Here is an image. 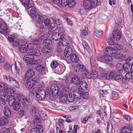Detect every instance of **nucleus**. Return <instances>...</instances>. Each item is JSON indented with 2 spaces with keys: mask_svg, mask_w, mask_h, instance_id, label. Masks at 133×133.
I'll return each mask as SVG.
<instances>
[{
  "mask_svg": "<svg viewBox=\"0 0 133 133\" xmlns=\"http://www.w3.org/2000/svg\"><path fill=\"white\" fill-rule=\"evenodd\" d=\"M32 92L34 96H35V99L38 102L42 100L47 96L48 92L43 90H40L39 91L38 88H33L32 90Z\"/></svg>",
  "mask_w": 133,
  "mask_h": 133,
  "instance_id": "f257e3e1",
  "label": "nucleus"
},
{
  "mask_svg": "<svg viewBox=\"0 0 133 133\" xmlns=\"http://www.w3.org/2000/svg\"><path fill=\"white\" fill-rule=\"evenodd\" d=\"M64 87L62 84H59L57 85V84H53L50 87V89L52 93L55 95H61L64 91Z\"/></svg>",
  "mask_w": 133,
  "mask_h": 133,
  "instance_id": "f03ea898",
  "label": "nucleus"
},
{
  "mask_svg": "<svg viewBox=\"0 0 133 133\" xmlns=\"http://www.w3.org/2000/svg\"><path fill=\"white\" fill-rule=\"evenodd\" d=\"M33 56L27 55L24 56L23 57L24 60L26 63L32 65H39L42 62L40 59L35 60Z\"/></svg>",
  "mask_w": 133,
  "mask_h": 133,
  "instance_id": "7ed1b4c3",
  "label": "nucleus"
},
{
  "mask_svg": "<svg viewBox=\"0 0 133 133\" xmlns=\"http://www.w3.org/2000/svg\"><path fill=\"white\" fill-rule=\"evenodd\" d=\"M28 49L27 50V53L30 55L39 56L41 53L39 50L34 48L33 44L31 43H29L27 45Z\"/></svg>",
  "mask_w": 133,
  "mask_h": 133,
  "instance_id": "20e7f679",
  "label": "nucleus"
},
{
  "mask_svg": "<svg viewBox=\"0 0 133 133\" xmlns=\"http://www.w3.org/2000/svg\"><path fill=\"white\" fill-rule=\"evenodd\" d=\"M8 28L6 24L3 23H2L0 22V32L2 34L5 35H9L10 33V31L8 30Z\"/></svg>",
  "mask_w": 133,
  "mask_h": 133,
  "instance_id": "39448f33",
  "label": "nucleus"
},
{
  "mask_svg": "<svg viewBox=\"0 0 133 133\" xmlns=\"http://www.w3.org/2000/svg\"><path fill=\"white\" fill-rule=\"evenodd\" d=\"M98 59L101 62L105 63H108L111 62L112 60L111 56L109 55H102Z\"/></svg>",
  "mask_w": 133,
  "mask_h": 133,
  "instance_id": "423d86ee",
  "label": "nucleus"
},
{
  "mask_svg": "<svg viewBox=\"0 0 133 133\" xmlns=\"http://www.w3.org/2000/svg\"><path fill=\"white\" fill-rule=\"evenodd\" d=\"M60 31H59V32H56L53 33L51 36L52 39L55 41H59L61 39L60 33H62L65 30L62 28L61 27L60 28Z\"/></svg>",
  "mask_w": 133,
  "mask_h": 133,
  "instance_id": "0eeeda50",
  "label": "nucleus"
},
{
  "mask_svg": "<svg viewBox=\"0 0 133 133\" xmlns=\"http://www.w3.org/2000/svg\"><path fill=\"white\" fill-rule=\"evenodd\" d=\"M82 92V90L79 87H75L74 88V95L75 98L77 99H79L81 98Z\"/></svg>",
  "mask_w": 133,
  "mask_h": 133,
  "instance_id": "6e6552de",
  "label": "nucleus"
},
{
  "mask_svg": "<svg viewBox=\"0 0 133 133\" xmlns=\"http://www.w3.org/2000/svg\"><path fill=\"white\" fill-rule=\"evenodd\" d=\"M38 82V79L37 77H34L30 82H28L25 84L28 90L31 89Z\"/></svg>",
  "mask_w": 133,
  "mask_h": 133,
  "instance_id": "1a4fd4ad",
  "label": "nucleus"
},
{
  "mask_svg": "<svg viewBox=\"0 0 133 133\" xmlns=\"http://www.w3.org/2000/svg\"><path fill=\"white\" fill-rule=\"evenodd\" d=\"M34 71L30 69L26 71L23 78V80L24 81H26L27 82V81L34 76Z\"/></svg>",
  "mask_w": 133,
  "mask_h": 133,
  "instance_id": "9d476101",
  "label": "nucleus"
},
{
  "mask_svg": "<svg viewBox=\"0 0 133 133\" xmlns=\"http://www.w3.org/2000/svg\"><path fill=\"white\" fill-rule=\"evenodd\" d=\"M4 79H6L10 83L12 84L15 87L17 88H19L20 86L18 82L12 77L6 76Z\"/></svg>",
  "mask_w": 133,
  "mask_h": 133,
  "instance_id": "9b49d317",
  "label": "nucleus"
},
{
  "mask_svg": "<svg viewBox=\"0 0 133 133\" xmlns=\"http://www.w3.org/2000/svg\"><path fill=\"white\" fill-rule=\"evenodd\" d=\"M86 74V77L89 79H96L97 78L98 76V72L95 70H92L91 71L90 73H88Z\"/></svg>",
  "mask_w": 133,
  "mask_h": 133,
  "instance_id": "f8f14e48",
  "label": "nucleus"
},
{
  "mask_svg": "<svg viewBox=\"0 0 133 133\" xmlns=\"http://www.w3.org/2000/svg\"><path fill=\"white\" fill-rule=\"evenodd\" d=\"M112 34L113 38L116 41L119 40L121 39L122 36L121 32L118 29L114 30Z\"/></svg>",
  "mask_w": 133,
  "mask_h": 133,
  "instance_id": "ddd939ff",
  "label": "nucleus"
},
{
  "mask_svg": "<svg viewBox=\"0 0 133 133\" xmlns=\"http://www.w3.org/2000/svg\"><path fill=\"white\" fill-rule=\"evenodd\" d=\"M22 3L27 9H29L33 6L32 1L31 0H22Z\"/></svg>",
  "mask_w": 133,
  "mask_h": 133,
  "instance_id": "4468645a",
  "label": "nucleus"
},
{
  "mask_svg": "<svg viewBox=\"0 0 133 133\" xmlns=\"http://www.w3.org/2000/svg\"><path fill=\"white\" fill-rule=\"evenodd\" d=\"M21 69V64L19 63L15 64H12L11 66V70L12 72L13 70H14L17 74L19 73V71Z\"/></svg>",
  "mask_w": 133,
  "mask_h": 133,
  "instance_id": "2eb2a0df",
  "label": "nucleus"
},
{
  "mask_svg": "<svg viewBox=\"0 0 133 133\" xmlns=\"http://www.w3.org/2000/svg\"><path fill=\"white\" fill-rule=\"evenodd\" d=\"M75 70L76 72H83L85 71L86 70V69L85 67L83 65L77 63Z\"/></svg>",
  "mask_w": 133,
  "mask_h": 133,
  "instance_id": "dca6fc26",
  "label": "nucleus"
},
{
  "mask_svg": "<svg viewBox=\"0 0 133 133\" xmlns=\"http://www.w3.org/2000/svg\"><path fill=\"white\" fill-rule=\"evenodd\" d=\"M133 131V129L131 126H124L121 128L120 133H131Z\"/></svg>",
  "mask_w": 133,
  "mask_h": 133,
  "instance_id": "f3484780",
  "label": "nucleus"
},
{
  "mask_svg": "<svg viewBox=\"0 0 133 133\" xmlns=\"http://www.w3.org/2000/svg\"><path fill=\"white\" fill-rule=\"evenodd\" d=\"M9 120L7 117L5 116L2 117L0 118V125L4 126L6 125L9 123Z\"/></svg>",
  "mask_w": 133,
  "mask_h": 133,
  "instance_id": "a211bd4d",
  "label": "nucleus"
},
{
  "mask_svg": "<svg viewBox=\"0 0 133 133\" xmlns=\"http://www.w3.org/2000/svg\"><path fill=\"white\" fill-rule=\"evenodd\" d=\"M92 3L90 0H84L83 2V6L86 9H91L92 8Z\"/></svg>",
  "mask_w": 133,
  "mask_h": 133,
  "instance_id": "6ab92c4d",
  "label": "nucleus"
},
{
  "mask_svg": "<svg viewBox=\"0 0 133 133\" xmlns=\"http://www.w3.org/2000/svg\"><path fill=\"white\" fill-rule=\"evenodd\" d=\"M3 113L5 117L9 118L11 116V113L9 108L7 107L4 106Z\"/></svg>",
  "mask_w": 133,
  "mask_h": 133,
  "instance_id": "aec40b11",
  "label": "nucleus"
},
{
  "mask_svg": "<svg viewBox=\"0 0 133 133\" xmlns=\"http://www.w3.org/2000/svg\"><path fill=\"white\" fill-rule=\"evenodd\" d=\"M72 48L70 47H66L64 51V55L65 57H69L72 53Z\"/></svg>",
  "mask_w": 133,
  "mask_h": 133,
  "instance_id": "412c9836",
  "label": "nucleus"
},
{
  "mask_svg": "<svg viewBox=\"0 0 133 133\" xmlns=\"http://www.w3.org/2000/svg\"><path fill=\"white\" fill-rule=\"evenodd\" d=\"M30 8L31 9L30 10L31 15V17L34 19V17H35V16L38 14L37 11L35 7L33 6L31 7Z\"/></svg>",
  "mask_w": 133,
  "mask_h": 133,
  "instance_id": "4be33fe9",
  "label": "nucleus"
},
{
  "mask_svg": "<svg viewBox=\"0 0 133 133\" xmlns=\"http://www.w3.org/2000/svg\"><path fill=\"white\" fill-rule=\"evenodd\" d=\"M38 110L35 105H31L30 108V112L32 115H34L38 113Z\"/></svg>",
  "mask_w": 133,
  "mask_h": 133,
  "instance_id": "5701e85b",
  "label": "nucleus"
},
{
  "mask_svg": "<svg viewBox=\"0 0 133 133\" xmlns=\"http://www.w3.org/2000/svg\"><path fill=\"white\" fill-rule=\"evenodd\" d=\"M80 79L77 76H75L72 78V83L74 84L78 85L80 84Z\"/></svg>",
  "mask_w": 133,
  "mask_h": 133,
  "instance_id": "b1692460",
  "label": "nucleus"
},
{
  "mask_svg": "<svg viewBox=\"0 0 133 133\" xmlns=\"http://www.w3.org/2000/svg\"><path fill=\"white\" fill-rule=\"evenodd\" d=\"M34 17V19H35L36 22L38 24L42 23L44 20V18L41 15L38 14Z\"/></svg>",
  "mask_w": 133,
  "mask_h": 133,
  "instance_id": "393cba45",
  "label": "nucleus"
},
{
  "mask_svg": "<svg viewBox=\"0 0 133 133\" xmlns=\"http://www.w3.org/2000/svg\"><path fill=\"white\" fill-rule=\"evenodd\" d=\"M9 105L12 107L14 105V104L16 101V99L15 97L11 95L9 96L8 99Z\"/></svg>",
  "mask_w": 133,
  "mask_h": 133,
  "instance_id": "a878e982",
  "label": "nucleus"
},
{
  "mask_svg": "<svg viewBox=\"0 0 133 133\" xmlns=\"http://www.w3.org/2000/svg\"><path fill=\"white\" fill-rule=\"evenodd\" d=\"M68 95L66 93H64L59 97V101L62 103H65L68 100Z\"/></svg>",
  "mask_w": 133,
  "mask_h": 133,
  "instance_id": "bb28decb",
  "label": "nucleus"
},
{
  "mask_svg": "<svg viewBox=\"0 0 133 133\" xmlns=\"http://www.w3.org/2000/svg\"><path fill=\"white\" fill-rule=\"evenodd\" d=\"M87 27L85 25H83L81 29V36H86L88 34V32L86 30Z\"/></svg>",
  "mask_w": 133,
  "mask_h": 133,
  "instance_id": "cd10ccee",
  "label": "nucleus"
},
{
  "mask_svg": "<svg viewBox=\"0 0 133 133\" xmlns=\"http://www.w3.org/2000/svg\"><path fill=\"white\" fill-rule=\"evenodd\" d=\"M80 88L83 90L86 91L88 88V85L87 83L84 81H83L80 83Z\"/></svg>",
  "mask_w": 133,
  "mask_h": 133,
  "instance_id": "c85d7f7f",
  "label": "nucleus"
},
{
  "mask_svg": "<svg viewBox=\"0 0 133 133\" xmlns=\"http://www.w3.org/2000/svg\"><path fill=\"white\" fill-rule=\"evenodd\" d=\"M52 49L49 46H44L41 49V51L45 54H48L51 52Z\"/></svg>",
  "mask_w": 133,
  "mask_h": 133,
  "instance_id": "c756f323",
  "label": "nucleus"
},
{
  "mask_svg": "<svg viewBox=\"0 0 133 133\" xmlns=\"http://www.w3.org/2000/svg\"><path fill=\"white\" fill-rule=\"evenodd\" d=\"M0 100L3 102H5L6 101L8 98L7 96L2 90L0 91Z\"/></svg>",
  "mask_w": 133,
  "mask_h": 133,
  "instance_id": "7c9ffc66",
  "label": "nucleus"
},
{
  "mask_svg": "<svg viewBox=\"0 0 133 133\" xmlns=\"http://www.w3.org/2000/svg\"><path fill=\"white\" fill-rule=\"evenodd\" d=\"M71 61L72 62L78 63L79 58L78 56L75 54H72L70 57Z\"/></svg>",
  "mask_w": 133,
  "mask_h": 133,
  "instance_id": "2f4dec72",
  "label": "nucleus"
},
{
  "mask_svg": "<svg viewBox=\"0 0 133 133\" xmlns=\"http://www.w3.org/2000/svg\"><path fill=\"white\" fill-rule=\"evenodd\" d=\"M94 35L97 37H101L103 35L102 31L101 30H95Z\"/></svg>",
  "mask_w": 133,
  "mask_h": 133,
  "instance_id": "473e14b6",
  "label": "nucleus"
},
{
  "mask_svg": "<svg viewBox=\"0 0 133 133\" xmlns=\"http://www.w3.org/2000/svg\"><path fill=\"white\" fill-rule=\"evenodd\" d=\"M114 57L120 61H122L123 59V55L120 52H118L116 54L114 55Z\"/></svg>",
  "mask_w": 133,
  "mask_h": 133,
  "instance_id": "72a5a7b5",
  "label": "nucleus"
},
{
  "mask_svg": "<svg viewBox=\"0 0 133 133\" xmlns=\"http://www.w3.org/2000/svg\"><path fill=\"white\" fill-rule=\"evenodd\" d=\"M8 84L0 82V90H4L5 91L8 88Z\"/></svg>",
  "mask_w": 133,
  "mask_h": 133,
  "instance_id": "f704fd0d",
  "label": "nucleus"
},
{
  "mask_svg": "<svg viewBox=\"0 0 133 133\" xmlns=\"http://www.w3.org/2000/svg\"><path fill=\"white\" fill-rule=\"evenodd\" d=\"M113 50V48L110 47H108L107 48H106L103 50V52L105 54H108L111 55L112 53V50Z\"/></svg>",
  "mask_w": 133,
  "mask_h": 133,
  "instance_id": "c9c22d12",
  "label": "nucleus"
},
{
  "mask_svg": "<svg viewBox=\"0 0 133 133\" xmlns=\"http://www.w3.org/2000/svg\"><path fill=\"white\" fill-rule=\"evenodd\" d=\"M68 2L69 0H61L59 6L61 8L65 7L68 5Z\"/></svg>",
  "mask_w": 133,
  "mask_h": 133,
  "instance_id": "e433bc0d",
  "label": "nucleus"
},
{
  "mask_svg": "<svg viewBox=\"0 0 133 133\" xmlns=\"http://www.w3.org/2000/svg\"><path fill=\"white\" fill-rule=\"evenodd\" d=\"M39 114L41 119L43 120H45L47 119V115L43 111H40L39 112Z\"/></svg>",
  "mask_w": 133,
  "mask_h": 133,
  "instance_id": "4c0bfd02",
  "label": "nucleus"
},
{
  "mask_svg": "<svg viewBox=\"0 0 133 133\" xmlns=\"http://www.w3.org/2000/svg\"><path fill=\"white\" fill-rule=\"evenodd\" d=\"M19 51L22 53L27 52V48L24 45H22L20 46L19 47Z\"/></svg>",
  "mask_w": 133,
  "mask_h": 133,
  "instance_id": "58836bf2",
  "label": "nucleus"
},
{
  "mask_svg": "<svg viewBox=\"0 0 133 133\" xmlns=\"http://www.w3.org/2000/svg\"><path fill=\"white\" fill-rule=\"evenodd\" d=\"M13 107V109L15 110L18 111L20 107L21 104L18 102L16 101L15 102Z\"/></svg>",
  "mask_w": 133,
  "mask_h": 133,
  "instance_id": "ea45409f",
  "label": "nucleus"
},
{
  "mask_svg": "<svg viewBox=\"0 0 133 133\" xmlns=\"http://www.w3.org/2000/svg\"><path fill=\"white\" fill-rule=\"evenodd\" d=\"M130 69V67L129 64L127 63H125L123 65V69L124 71L126 72H129Z\"/></svg>",
  "mask_w": 133,
  "mask_h": 133,
  "instance_id": "a19ab883",
  "label": "nucleus"
},
{
  "mask_svg": "<svg viewBox=\"0 0 133 133\" xmlns=\"http://www.w3.org/2000/svg\"><path fill=\"white\" fill-rule=\"evenodd\" d=\"M58 63L56 61H53L51 63L50 66L52 69H55L57 67L58 65Z\"/></svg>",
  "mask_w": 133,
  "mask_h": 133,
  "instance_id": "79ce46f5",
  "label": "nucleus"
},
{
  "mask_svg": "<svg viewBox=\"0 0 133 133\" xmlns=\"http://www.w3.org/2000/svg\"><path fill=\"white\" fill-rule=\"evenodd\" d=\"M51 40L49 39H47L44 40L43 42V45L44 46H48L52 43Z\"/></svg>",
  "mask_w": 133,
  "mask_h": 133,
  "instance_id": "37998d69",
  "label": "nucleus"
},
{
  "mask_svg": "<svg viewBox=\"0 0 133 133\" xmlns=\"http://www.w3.org/2000/svg\"><path fill=\"white\" fill-rule=\"evenodd\" d=\"M123 65L120 63H117L116 65V69L117 71H122L123 70Z\"/></svg>",
  "mask_w": 133,
  "mask_h": 133,
  "instance_id": "c03bdc74",
  "label": "nucleus"
},
{
  "mask_svg": "<svg viewBox=\"0 0 133 133\" xmlns=\"http://www.w3.org/2000/svg\"><path fill=\"white\" fill-rule=\"evenodd\" d=\"M15 90V89L14 88H8L6 90L5 92L8 94H14Z\"/></svg>",
  "mask_w": 133,
  "mask_h": 133,
  "instance_id": "a18cd8bd",
  "label": "nucleus"
},
{
  "mask_svg": "<svg viewBox=\"0 0 133 133\" xmlns=\"http://www.w3.org/2000/svg\"><path fill=\"white\" fill-rule=\"evenodd\" d=\"M115 39H114L113 37H109L108 40V44L110 45H114L115 43Z\"/></svg>",
  "mask_w": 133,
  "mask_h": 133,
  "instance_id": "49530a36",
  "label": "nucleus"
},
{
  "mask_svg": "<svg viewBox=\"0 0 133 133\" xmlns=\"http://www.w3.org/2000/svg\"><path fill=\"white\" fill-rule=\"evenodd\" d=\"M10 132V130L9 128L4 127L1 129L0 133H9Z\"/></svg>",
  "mask_w": 133,
  "mask_h": 133,
  "instance_id": "de8ad7c7",
  "label": "nucleus"
},
{
  "mask_svg": "<svg viewBox=\"0 0 133 133\" xmlns=\"http://www.w3.org/2000/svg\"><path fill=\"white\" fill-rule=\"evenodd\" d=\"M44 69V67L41 65H39L36 67V70L39 73L42 72Z\"/></svg>",
  "mask_w": 133,
  "mask_h": 133,
  "instance_id": "09e8293b",
  "label": "nucleus"
},
{
  "mask_svg": "<svg viewBox=\"0 0 133 133\" xmlns=\"http://www.w3.org/2000/svg\"><path fill=\"white\" fill-rule=\"evenodd\" d=\"M91 2L92 5L93 4L94 6H96L100 4L101 1L100 0H92Z\"/></svg>",
  "mask_w": 133,
  "mask_h": 133,
  "instance_id": "8fccbe9b",
  "label": "nucleus"
},
{
  "mask_svg": "<svg viewBox=\"0 0 133 133\" xmlns=\"http://www.w3.org/2000/svg\"><path fill=\"white\" fill-rule=\"evenodd\" d=\"M113 126L111 123H108V124L107 130L109 133H111L112 132L113 130Z\"/></svg>",
  "mask_w": 133,
  "mask_h": 133,
  "instance_id": "3c124183",
  "label": "nucleus"
},
{
  "mask_svg": "<svg viewBox=\"0 0 133 133\" xmlns=\"http://www.w3.org/2000/svg\"><path fill=\"white\" fill-rule=\"evenodd\" d=\"M123 76L121 73H117L116 75L115 76L114 79L116 80H118L122 78Z\"/></svg>",
  "mask_w": 133,
  "mask_h": 133,
  "instance_id": "603ef678",
  "label": "nucleus"
},
{
  "mask_svg": "<svg viewBox=\"0 0 133 133\" xmlns=\"http://www.w3.org/2000/svg\"><path fill=\"white\" fill-rule=\"evenodd\" d=\"M75 98V96H73L71 94H69V97H68V100L70 102H72L74 101Z\"/></svg>",
  "mask_w": 133,
  "mask_h": 133,
  "instance_id": "864d4df0",
  "label": "nucleus"
},
{
  "mask_svg": "<svg viewBox=\"0 0 133 133\" xmlns=\"http://www.w3.org/2000/svg\"><path fill=\"white\" fill-rule=\"evenodd\" d=\"M61 41L64 40L66 39H69V37L68 35L65 34L63 33L62 34H61Z\"/></svg>",
  "mask_w": 133,
  "mask_h": 133,
  "instance_id": "5fc2aeb1",
  "label": "nucleus"
},
{
  "mask_svg": "<svg viewBox=\"0 0 133 133\" xmlns=\"http://www.w3.org/2000/svg\"><path fill=\"white\" fill-rule=\"evenodd\" d=\"M82 45L84 48L86 49L88 51L90 52L91 51V50L89 48L87 43L85 42H83V43Z\"/></svg>",
  "mask_w": 133,
  "mask_h": 133,
  "instance_id": "6e6d98bb",
  "label": "nucleus"
},
{
  "mask_svg": "<svg viewBox=\"0 0 133 133\" xmlns=\"http://www.w3.org/2000/svg\"><path fill=\"white\" fill-rule=\"evenodd\" d=\"M76 3L74 0H69L68 3V5L69 7H72L74 6L75 4Z\"/></svg>",
  "mask_w": 133,
  "mask_h": 133,
  "instance_id": "4d7b16f0",
  "label": "nucleus"
},
{
  "mask_svg": "<svg viewBox=\"0 0 133 133\" xmlns=\"http://www.w3.org/2000/svg\"><path fill=\"white\" fill-rule=\"evenodd\" d=\"M41 121L40 118L37 116H35L34 117V122L35 124H39Z\"/></svg>",
  "mask_w": 133,
  "mask_h": 133,
  "instance_id": "13d9d810",
  "label": "nucleus"
},
{
  "mask_svg": "<svg viewBox=\"0 0 133 133\" xmlns=\"http://www.w3.org/2000/svg\"><path fill=\"white\" fill-rule=\"evenodd\" d=\"M55 23H52L50 25V28H51V29L48 31L49 34H51L52 33V32L53 31L52 29L54 28H56V27H55Z\"/></svg>",
  "mask_w": 133,
  "mask_h": 133,
  "instance_id": "bf43d9fd",
  "label": "nucleus"
},
{
  "mask_svg": "<svg viewBox=\"0 0 133 133\" xmlns=\"http://www.w3.org/2000/svg\"><path fill=\"white\" fill-rule=\"evenodd\" d=\"M40 39H36L35 40H34L32 44H33V46H34V45L36 46L40 44ZM32 44V43H31Z\"/></svg>",
  "mask_w": 133,
  "mask_h": 133,
  "instance_id": "052dcab7",
  "label": "nucleus"
},
{
  "mask_svg": "<svg viewBox=\"0 0 133 133\" xmlns=\"http://www.w3.org/2000/svg\"><path fill=\"white\" fill-rule=\"evenodd\" d=\"M40 129L33 128L31 130V133H40Z\"/></svg>",
  "mask_w": 133,
  "mask_h": 133,
  "instance_id": "680f3d73",
  "label": "nucleus"
},
{
  "mask_svg": "<svg viewBox=\"0 0 133 133\" xmlns=\"http://www.w3.org/2000/svg\"><path fill=\"white\" fill-rule=\"evenodd\" d=\"M82 98L85 99H87L89 97V95L87 92H83L82 93Z\"/></svg>",
  "mask_w": 133,
  "mask_h": 133,
  "instance_id": "e2e57ef3",
  "label": "nucleus"
},
{
  "mask_svg": "<svg viewBox=\"0 0 133 133\" xmlns=\"http://www.w3.org/2000/svg\"><path fill=\"white\" fill-rule=\"evenodd\" d=\"M4 68L6 70H9L10 69H11L10 64L8 62H6L5 63Z\"/></svg>",
  "mask_w": 133,
  "mask_h": 133,
  "instance_id": "0e129e2a",
  "label": "nucleus"
},
{
  "mask_svg": "<svg viewBox=\"0 0 133 133\" xmlns=\"http://www.w3.org/2000/svg\"><path fill=\"white\" fill-rule=\"evenodd\" d=\"M65 82L68 84H70L72 82V78L70 76L67 77L66 78Z\"/></svg>",
  "mask_w": 133,
  "mask_h": 133,
  "instance_id": "69168bd1",
  "label": "nucleus"
},
{
  "mask_svg": "<svg viewBox=\"0 0 133 133\" xmlns=\"http://www.w3.org/2000/svg\"><path fill=\"white\" fill-rule=\"evenodd\" d=\"M133 74L129 72L127 73L125 75V77L126 78L128 79H131L132 78Z\"/></svg>",
  "mask_w": 133,
  "mask_h": 133,
  "instance_id": "338daca9",
  "label": "nucleus"
},
{
  "mask_svg": "<svg viewBox=\"0 0 133 133\" xmlns=\"http://www.w3.org/2000/svg\"><path fill=\"white\" fill-rule=\"evenodd\" d=\"M69 40L66 39L64 40H62V44L63 46H66L68 45L69 43Z\"/></svg>",
  "mask_w": 133,
  "mask_h": 133,
  "instance_id": "774afa93",
  "label": "nucleus"
}]
</instances>
